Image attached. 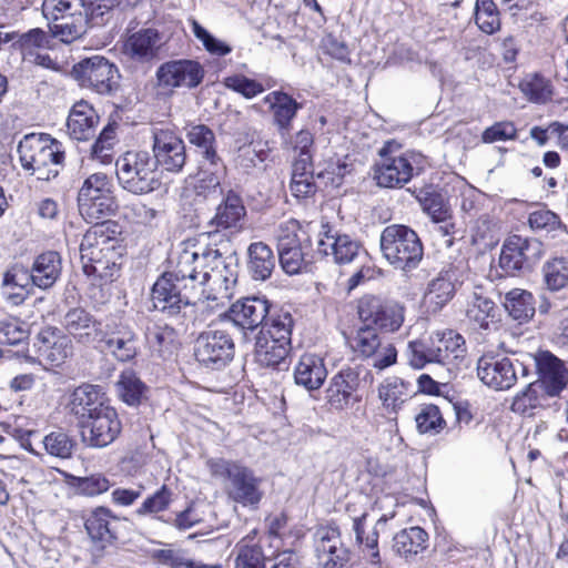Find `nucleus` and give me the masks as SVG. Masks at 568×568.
I'll return each mask as SVG.
<instances>
[{"mask_svg": "<svg viewBox=\"0 0 568 568\" xmlns=\"http://www.w3.org/2000/svg\"><path fill=\"white\" fill-rule=\"evenodd\" d=\"M118 224L111 221L95 223L83 235L80 258L83 272L103 281H112L119 271L121 258L116 235Z\"/></svg>", "mask_w": 568, "mask_h": 568, "instance_id": "nucleus-1", "label": "nucleus"}, {"mask_svg": "<svg viewBox=\"0 0 568 568\" xmlns=\"http://www.w3.org/2000/svg\"><path fill=\"white\" fill-rule=\"evenodd\" d=\"M294 320L285 310L272 314L255 337L254 358L263 367L287 368V357L292 349Z\"/></svg>", "mask_w": 568, "mask_h": 568, "instance_id": "nucleus-2", "label": "nucleus"}, {"mask_svg": "<svg viewBox=\"0 0 568 568\" xmlns=\"http://www.w3.org/2000/svg\"><path fill=\"white\" fill-rule=\"evenodd\" d=\"M207 466L214 477L227 479L225 491L230 499L243 507L257 508L264 496L263 480L252 469L222 458L210 459Z\"/></svg>", "mask_w": 568, "mask_h": 568, "instance_id": "nucleus-3", "label": "nucleus"}, {"mask_svg": "<svg viewBox=\"0 0 568 568\" xmlns=\"http://www.w3.org/2000/svg\"><path fill=\"white\" fill-rule=\"evenodd\" d=\"M278 262L288 275L307 270L312 263V240L298 221L291 219L278 225L275 231Z\"/></svg>", "mask_w": 568, "mask_h": 568, "instance_id": "nucleus-4", "label": "nucleus"}, {"mask_svg": "<svg viewBox=\"0 0 568 568\" xmlns=\"http://www.w3.org/2000/svg\"><path fill=\"white\" fill-rule=\"evenodd\" d=\"M384 258L400 271L416 268L424 255V246L418 234L407 225H387L379 236Z\"/></svg>", "mask_w": 568, "mask_h": 568, "instance_id": "nucleus-5", "label": "nucleus"}, {"mask_svg": "<svg viewBox=\"0 0 568 568\" xmlns=\"http://www.w3.org/2000/svg\"><path fill=\"white\" fill-rule=\"evenodd\" d=\"M115 166L119 184L132 194H148L161 185L156 162L146 151H129L116 160Z\"/></svg>", "mask_w": 568, "mask_h": 568, "instance_id": "nucleus-6", "label": "nucleus"}, {"mask_svg": "<svg viewBox=\"0 0 568 568\" xmlns=\"http://www.w3.org/2000/svg\"><path fill=\"white\" fill-rule=\"evenodd\" d=\"M82 0H44L42 12L49 20L48 27L53 38L71 43L81 39L89 28L81 12Z\"/></svg>", "mask_w": 568, "mask_h": 568, "instance_id": "nucleus-7", "label": "nucleus"}, {"mask_svg": "<svg viewBox=\"0 0 568 568\" xmlns=\"http://www.w3.org/2000/svg\"><path fill=\"white\" fill-rule=\"evenodd\" d=\"M400 144L394 140L386 141L378 150L379 159L373 166V178L381 187H402L414 175L416 154L399 153Z\"/></svg>", "mask_w": 568, "mask_h": 568, "instance_id": "nucleus-8", "label": "nucleus"}, {"mask_svg": "<svg viewBox=\"0 0 568 568\" xmlns=\"http://www.w3.org/2000/svg\"><path fill=\"white\" fill-rule=\"evenodd\" d=\"M81 215L89 222L106 219L118 209L114 185L105 173H93L82 183L78 193Z\"/></svg>", "mask_w": 568, "mask_h": 568, "instance_id": "nucleus-9", "label": "nucleus"}, {"mask_svg": "<svg viewBox=\"0 0 568 568\" xmlns=\"http://www.w3.org/2000/svg\"><path fill=\"white\" fill-rule=\"evenodd\" d=\"M151 296L155 310L182 320L193 315L194 300L201 297L194 287H189V283L181 284L165 273L153 284Z\"/></svg>", "mask_w": 568, "mask_h": 568, "instance_id": "nucleus-10", "label": "nucleus"}, {"mask_svg": "<svg viewBox=\"0 0 568 568\" xmlns=\"http://www.w3.org/2000/svg\"><path fill=\"white\" fill-rule=\"evenodd\" d=\"M71 74L81 88L98 94L113 95L120 89L121 74L118 67L102 55L81 60L73 65Z\"/></svg>", "mask_w": 568, "mask_h": 568, "instance_id": "nucleus-11", "label": "nucleus"}, {"mask_svg": "<svg viewBox=\"0 0 568 568\" xmlns=\"http://www.w3.org/2000/svg\"><path fill=\"white\" fill-rule=\"evenodd\" d=\"M544 244L532 237L509 236L501 248L499 265L510 275L530 272L544 256Z\"/></svg>", "mask_w": 568, "mask_h": 568, "instance_id": "nucleus-12", "label": "nucleus"}, {"mask_svg": "<svg viewBox=\"0 0 568 568\" xmlns=\"http://www.w3.org/2000/svg\"><path fill=\"white\" fill-rule=\"evenodd\" d=\"M234 352L233 338L225 329L209 328L195 339V358L207 368H224L233 359Z\"/></svg>", "mask_w": 568, "mask_h": 568, "instance_id": "nucleus-13", "label": "nucleus"}, {"mask_svg": "<svg viewBox=\"0 0 568 568\" xmlns=\"http://www.w3.org/2000/svg\"><path fill=\"white\" fill-rule=\"evenodd\" d=\"M61 143L45 133L26 134L19 142L17 152L23 168L34 165L59 166L64 162V151Z\"/></svg>", "mask_w": 568, "mask_h": 568, "instance_id": "nucleus-14", "label": "nucleus"}, {"mask_svg": "<svg viewBox=\"0 0 568 568\" xmlns=\"http://www.w3.org/2000/svg\"><path fill=\"white\" fill-rule=\"evenodd\" d=\"M214 205V214L207 221L210 231L205 234L210 240L215 242L223 237L222 231L239 233L243 230L247 212L239 192L229 189Z\"/></svg>", "mask_w": 568, "mask_h": 568, "instance_id": "nucleus-15", "label": "nucleus"}, {"mask_svg": "<svg viewBox=\"0 0 568 568\" xmlns=\"http://www.w3.org/2000/svg\"><path fill=\"white\" fill-rule=\"evenodd\" d=\"M204 74V68L195 60H171L158 68L156 85L164 93H173L179 88L194 89L201 84Z\"/></svg>", "mask_w": 568, "mask_h": 568, "instance_id": "nucleus-16", "label": "nucleus"}, {"mask_svg": "<svg viewBox=\"0 0 568 568\" xmlns=\"http://www.w3.org/2000/svg\"><path fill=\"white\" fill-rule=\"evenodd\" d=\"M217 256L212 244L197 251L184 248L178 255L174 270L165 272V274L172 275L181 284L189 283V287H194L196 294L210 298V294L205 295V288H203V283L200 280H202V274L206 270V262L213 261Z\"/></svg>", "mask_w": 568, "mask_h": 568, "instance_id": "nucleus-17", "label": "nucleus"}, {"mask_svg": "<svg viewBox=\"0 0 568 568\" xmlns=\"http://www.w3.org/2000/svg\"><path fill=\"white\" fill-rule=\"evenodd\" d=\"M82 443L90 448H105L121 434L122 424L111 405L95 412L80 425Z\"/></svg>", "mask_w": 568, "mask_h": 568, "instance_id": "nucleus-18", "label": "nucleus"}, {"mask_svg": "<svg viewBox=\"0 0 568 568\" xmlns=\"http://www.w3.org/2000/svg\"><path fill=\"white\" fill-rule=\"evenodd\" d=\"M521 368V375L527 376V367L519 361L494 355H483L477 362V376L488 387L495 390L511 388L517 379V368Z\"/></svg>", "mask_w": 568, "mask_h": 568, "instance_id": "nucleus-19", "label": "nucleus"}, {"mask_svg": "<svg viewBox=\"0 0 568 568\" xmlns=\"http://www.w3.org/2000/svg\"><path fill=\"white\" fill-rule=\"evenodd\" d=\"M349 345L362 358H371L372 365L384 369L396 363L397 351L392 343H383L376 328L364 323L351 338Z\"/></svg>", "mask_w": 568, "mask_h": 568, "instance_id": "nucleus-20", "label": "nucleus"}, {"mask_svg": "<svg viewBox=\"0 0 568 568\" xmlns=\"http://www.w3.org/2000/svg\"><path fill=\"white\" fill-rule=\"evenodd\" d=\"M98 346L120 362H130L139 351L138 335L126 323L110 318L97 342Z\"/></svg>", "mask_w": 568, "mask_h": 568, "instance_id": "nucleus-21", "label": "nucleus"}, {"mask_svg": "<svg viewBox=\"0 0 568 568\" xmlns=\"http://www.w3.org/2000/svg\"><path fill=\"white\" fill-rule=\"evenodd\" d=\"M163 47L162 34L154 28L140 29L123 43L122 54L126 63L146 71L159 59Z\"/></svg>", "mask_w": 568, "mask_h": 568, "instance_id": "nucleus-22", "label": "nucleus"}, {"mask_svg": "<svg viewBox=\"0 0 568 568\" xmlns=\"http://www.w3.org/2000/svg\"><path fill=\"white\" fill-rule=\"evenodd\" d=\"M405 307L396 302H382L373 295L364 296L358 303V316L363 323L375 325L382 331L395 332L404 323Z\"/></svg>", "mask_w": 568, "mask_h": 568, "instance_id": "nucleus-23", "label": "nucleus"}, {"mask_svg": "<svg viewBox=\"0 0 568 568\" xmlns=\"http://www.w3.org/2000/svg\"><path fill=\"white\" fill-rule=\"evenodd\" d=\"M271 306L265 296H247L234 302L226 312V317L244 333L253 332L268 322L267 316L270 318L278 312H272Z\"/></svg>", "mask_w": 568, "mask_h": 568, "instance_id": "nucleus-24", "label": "nucleus"}, {"mask_svg": "<svg viewBox=\"0 0 568 568\" xmlns=\"http://www.w3.org/2000/svg\"><path fill=\"white\" fill-rule=\"evenodd\" d=\"M153 161L156 166L172 173H179L186 163V151L183 140L170 129L153 131Z\"/></svg>", "mask_w": 568, "mask_h": 568, "instance_id": "nucleus-25", "label": "nucleus"}, {"mask_svg": "<svg viewBox=\"0 0 568 568\" xmlns=\"http://www.w3.org/2000/svg\"><path fill=\"white\" fill-rule=\"evenodd\" d=\"M40 364L60 367L72 354V341L57 327H45L39 332L33 342Z\"/></svg>", "mask_w": 568, "mask_h": 568, "instance_id": "nucleus-26", "label": "nucleus"}, {"mask_svg": "<svg viewBox=\"0 0 568 568\" xmlns=\"http://www.w3.org/2000/svg\"><path fill=\"white\" fill-rule=\"evenodd\" d=\"M213 247L219 256L206 262V270L200 282L203 283V288L209 286L210 291H214L220 298H230L237 282V265L231 257L230 261L223 257V253L216 245Z\"/></svg>", "mask_w": 568, "mask_h": 568, "instance_id": "nucleus-27", "label": "nucleus"}, {"mask_svg": "<svg viewBox=\"0 0 568 568\" xmlns=\"http://www.w3.org/2000/svg\"><path fill=\"white\" fill-rule=\"evenodd\" d=\"M538 379L534 383L551 398L559 396L568 384V369L565 363L548 351H541L535 356Z\"/></svg>", "mask_w": 568, "mask_h": 568, "instance_id": "nucleus-28", "label": "nucleus"}, {"mask_svg": "<svg viewBox=\"0 0 568 568\" xmlns=\"http://www.w3.org/2000/svg\"><path fill=\"white\" fill-rule=\"evenodd\" d=\"M323 232L322 237L317 242V253L328 256L332 255L337 264H348L365 255L366 252L362 244L348 234L333 232L331 227Z\"/></svg>", "mask_w": 568, "mask_h": 568, "instance_id": "nucleus-29", "label": "nucleus"}, {"mask_svg": "<svg viewBox=\"0 0 568 568\" xmlns=\"http://www.w3.org/2000/svg\"><path fill=\"white\" fill-rule=\"evenodd\" d=\"M315 551L324 568L343 567L349 560V551L341 546L339 529L322 526L316 529Z\"/></svg>", "mask_w": 568, "mask_h": 568, "instance_id": "nucleus-30", "label": "nucleus"}, {"mask_svg": "<svg viewBox=\"0 0 568 568\" xmlns=\"http://www.w3.org/2000/svg\"><path fill=\"white\" fill-rule=\"evenodd\" d=\"M226 168L223 161L205 163L194 183V201L196 203L216 204L226 193L222 186Z\"/></svg>", "mask_w": 568, "mask_h": 568, "instance_id": "nucleus-31", "label": "nucleus"}, {"mask_svg": "<svg viewBox=\"0 0 568 568\" xmlns=\"http://www.w3.org/2000/svg\"><path fill=\"white\" fill-rule=\"evenodd\" d=\"M120 525L121 519L105 507L93 509L84 523L88 535L100 551L118 540Z\"/></svg>", "mask_w": 568, "mask_h": 568, "instance_id": "nucleus-32", "label": "nucleus"}, {"mask_svg": "<svg viewBox=\"0 0 568 568\" xmlns=\"http://www.w3.org/2000/svg\"><path fill=\"white\" fill-rule=\"evenodd\" d=\"M437 366L447 372L456 368L466 354L465 338L453 329L436 331L430 335Z\"/></svg>", "mask_w": 568, "mask_h": 568, "instance_id": "nucleus-33", "label": "nucleus"}, {"mask_svg": "<svg viewBox=\"0 0 568 568\" xmlns=\"http://www.w3.org/2000/svg\"><path fill=\"white\" fill-rule=\"evenodd\" d=\"M62 325L70 336L83 345L97 344L104 326L83 307L70 308Z\"/></svg>", "mask_w": 568, "mask_h": 568, "instance_id": "nucleus-34", "label": "nucleus"}, {"mask_svg": "<svg viewBox=\"0 0 568 568\" xmlns=\"http://www.w3.org/2000/svg\"><path fill=\"white\" fill-rule=\"evenodd\" d=\"M110 404L100 385L82 384L70 394L69 408L79 425Z\"/></svg>", "mask_w": 568, "mask_h": 568, "instance_id": "nucleus-35", "label": "nucleus"}, {"mask_svg": "<svg viewBox=\"0 0 568 568\" xmlns=\"http://www.w3.org/2000/svg\"><path fill=\"white\" fill-rule=\"evenodd\" d=\"M359 386V371L357 367L341 369L331 379L326 388L327 403L335 409L348 406L352 395Z\"/></svg>", "mask_w": 568, "mask_h": 568, "instance_id": "nucleus-36", "label": "nucleus"}, {"mask_svg": "<svg viewBox=\"0 0 568 568\" xmlns=\"http://www.w3.org/2000/svg\"><path fill=\"white\" fill-rule=\"evenodd\" d=\"M264 102L270 105L273 115V122L282 136L287 135L292 130V122L296 118L302 104L292 95L284 91H272L265 98Z\"/></svg>", "mask_w": 568, "mask_h": 568, "instance_id": "nucleus-37", "label": "nucleus"}, {"mask_svg": "<svg viewBox=\"0 0 568 568\" xmlns=\"http://www.w3.org/2000/svg\"><path fill=\"white\" fill-rule=\"evenodd\" d=\"M294 382L308 392L317 390L327 377L324 358L316 354H303L294 367Z\"/></svg>", "mask_w": 568, "mask_h": 568, "instance_id": "nucleus-38", "label": "nucleus"}, {"mask_svg": "<svg viewBox=\"0 0 568 568\" xmlns=\"http://www.w3.org/2000/svg\"><path fill=\"white\" fill-rule=\"evenodd\" d=\"M552 399L534 382L518 392L511 402L510 409L523 417H535L551 407Z\"/></svg>", "mask_w": 568, "mask_h": 568, "instance_id": "nucleus-39", "label": "nucleus"}, {"mask_svg": "<svg viewBox=\"0 0 568 568\" xmlns=\"http://www.w3.org/2000/svg\"><path fill=\"white\" fill-rule=\"evenodd\" d=\"M460 284L458 270L450 266L446 270H442L439 274L429 282L425 297L430 304H434L436 308H442L454 297L457 286Z\"/></svg>", "mask_w": 568, "mask_h": 568, "instance_id": "nucleus-40", "label": "nucleus"}, {"mask_svg": "<svg viewBox=\"0 0 568 568\" xmlns=\"http://www.w3.org/2000/svg\"><path fill=\"white\" fill-rule=\"evenodd\" d=\"M98 120L99 118L91 105L85 101L77 102L72 106L67 120L68 133L78 141L89 140L94 135Z\"/></svg>", "mask_w": 568, "mask_h": 568, "instance_id": "nucleus-41", "label": "nucleus"}, {"mask_svg": "<svg viewBox=\"0 0 568 568\" xmlns=\"http://www.w3.org/2000/svg\"><path fill=\"white\" fill-rule=\"evenodd\" d=\"M276 257L271 246L264 242H253L247 247L246 268L254 281L268 280L275 268Z\"/></svg>", "mask_w": 568, "mask_h": 568, "instance_id": "nucleus-42", "label": "nucleus"}, {"mask_svg": "<svg viewBox=\"0 0 568 568\" xmlns=\"http://www.w3.org/2000/svg\"><path fill=\"white\" fill-rule=\"evenodd\" d=\"M256 529L241 538L234 546V568H266V557L262 546L255 540Z\"/></svg>", "mask_w": 568, "mask_h": 568, "instance_id": "nucleus-43", "label": "nucleus"}, {"mask_svg": "<svg viewBox=\"0 0 568 568\" xmlns=\"http://www.w3.org/2000/svg\"><path fill=\"white\" fill-rule=\"evenodd\" d=\"M61 257L54 251L40 254L33 262L30 271L33 285L47 290L57 282L61 275Z\"/></svg>", "mask_w": 568, "mask_h": 568, "instance_id": "nucleus-44", "label": "nucleus"}, {"mask_svg": "<svg viewBox=\"0 0 568 568\" xmlns=\"http://www.w3.org/2000/svg\"><path fill=\"white\" fill-rule=\"evenodd\" d=\"M149 349L165 359L175 351L176 332L166 324L150 322L144 332Z\"/></svg>", "mask_w": 568, "mask_h": 568, "instance_id": "nucleus-45", "label": "nucleus"}, {"mask_svg": "<svg viewBox=\"0 0 568 568\" xmlns=\"http://www.w3.org/2000/svg\"><path fill=\"white\" fill-rule=\"evenodd\" d=\"M529 227L552 240L564 242L568 239V232L560 217L552 211L541 207L528 215Z\"/></svg>", "mask_w": 568, "mask_h": 568, "instance_id": "nucleus-46", "label": "nucleus"}, {"mask_svg": "<svg viewBox=\"0 0 568 568\" xmlns=\"http://www.w3.org/2000/svg\"><path fill=\"white\" fill-rule=\"evenodd\" d=\"M367 513L364 511L359 516L353 517V531L356 542L361 546L362 552L366 560L373 566H381L382 559L378 549V531L376 527L367 536H365V521Z\"/></svg>", "mask_w": 568, "mask_h": 568, "instance_id": "nucleus-47", "label": "nucleus"}, {"mask_svg": "<svg viewBox=\"0 0 568 568\" xmlns=\"http://www.w3.org/2000/svg\"><path fill=\"white\" fill-rule=\"evenodd\" d=\"M428 535L420 527H410L397 532L393 538V549L405 558L416 556L427 548Z\"/></svg>", "mask_w": 568, "mask_h": 568, "instance_id": "nucleus-48", "label": "nucleus"}, {"mask_svg": "<svg viewBox=\"0 0 568 568\" xmlns=\"http://www.w3.org/2000/svg\"><path fill=\"white\" fill-rule=\"evenodd\" d=\"M504 307L516 321L526 322L535 314V300L530 292L514 288L506 293Z\"/></svg>", "mask_w": 568, "mask_h": 568, "instance_id": "nucleus-49", "label": "nucleus"}, {"mask_svg": "<svg viewBox=\"0 0 568 568\" xmlns=\"http://www.w3.org/2000/svg\"><path fill=\"white\" fill-rule=\"evenodd\" d=\"M466 316L475 327L488 329L489 324L495 318V303L480 293L474 292L468 303Z\"/></svg>", "mask_w": 568, "mask_h": 568, "instance_id": "nucleus-50", "label": "nucleus"}, {"mask_svg": "<svg viewBox=\"0 0 568 568\" xmlns=\"http://www.w3.org/2000/svg\"><path fill=\"white\" fill-rule=\"evenodd\" d=\"M186 138L192 145L200 150L206 163L222 161L214 148L215 134L209 126L192 125L187 130Z\"/></svg>", "mask_w": 568, "mask_h": 568, "instance_id": "nucleus-51", "label": "nucleus"}, {"mask_svg": "<svg viewBox=\"0 0 568 568\" xmlns=\"http://www.w3.org/2000/svg\"><path fill=\"white\" fill-rule=\"evenodd\" d=\"M41 444L48 455L60 459L70 458L77 446L74 438L61 428L45 435Z\"/></svg>", "mask_w": 568, "mask_h": 568, "instance_id": "nucleus-52", "label": "nucleus"}, {"mask_svg": "<svg viewBox=\"0 0 568 568\" xmlns=\"http://www.w3.org/2000/svg\"><path fill=\"white\" fill-rule=\"evenodd\" d=\"M116 393L119 397L130 406H136L141 403L144 395L145 385L131 369L122 372L116 382Z\"/></svg>", "mask_w": 568, "mask_h": 568, "instance_id": "nucleus-53", "label": "nucleus"}, {"mask_svg": "<svg viewBox=\"0 0 568 568\" xmlns=\"http://www.w3.org/2000/svg\"><path fill=\"white\" fill-rule=\"evenodd\" d=\"M405 357L408 365L416 369L424 368L427 365L437 366L430 336L428 339L410 341L407 344Z\"/></svg>", "mask_w": 568, "mask_h": 568, "instance_id": "nucleus-54", "label": "nucleus"}, {"mask_svg": "<svg viewBox=\"0 0 568 568\" xmlns=\"http://www.w3.org/2000/svg\"><path fill=\"white\" fill-rule=\"evenodd\" d=\"M407 396V384L397 377L385 379L378 387L379 399L384 407L392 412H396Z\"/></svg>", "mask_w": 568, "mask_h": 568, "instance_id": "nucleus-55", "label": "nucleus"}, {"mask_svg": "<svg viewBox=\"0 0 568 568\" xmlns=\"http://www.w3.org/2000/svg\"><path fill=\"white\" fill-rule=\"evenodd\" d=\"M115 142V126L113 124H108L100 132L98 139L91 146V159L103 165L112 163Z\"/></svg>", "mask_w": 568, "mask_h": 568, "instance_id": "nucleus-56", "label": "nucleus"}, {"mask_svg": "<svg viewBox=\"0 0 568 568\" xmlns=\"http://www.w3.org/2000/svg\"><path fill=\"white\" fill-rule=\"evenodd\" d=\"M544 281L550 291H559L568 285V260L555 257L542 266Z\"/></svg>", "mask_w": 568, "mask_h": 568, "instance_id": "nucleus-57", "label": "nucleus"}, {"mask_svg": "<svg viewBox=\"0 0 568 568\" xmlns=\"http://www.w3.org/2000/svg\"><path fill=\"white\" fill-rule=\"evenodd\" d=\"M29 337L28 325L14 316H3L0 318V344L19 345Z\"/></svg>", "mask_w": 568, "mask_h": 568, "instance_id": "nucleus-58", "label": "nucleus"}, {"mask_svg": "<svg viewBox=\"0 0 568 568\" xmlns=\"http://www.w3.org/2000/svg\"><path fill=\"white\" fill-rule=\"evenodd\" d=\"M475 22L487 34H493L499 30V12L493 0H476Z\"/></svg>", "mask_w": 568, "mask_h": 568, "instance_id": "nucleus-59", "label": "nucleus"}, {"mask_svg": "<svg viewBox=\"0 0 568 568\" xmlns=\"http://www.w3.org/2000/svg\"><path fill=\"white\" fill-rule=\"evenodd\" d=\"M82 14L89 29L104 26L111 18L114 0H82Z\"/></svg>", "mask_w": 568, "mask_h": 568, "instance_id": "nucleus-60", "label": "nucleus"}, {"mask_svg": "<svg viewBox=\"0 0 568 568\" xmlns=\"http://www.w3.org/2000/svg\"><path fill=\"white\" fill-rule=\"evenodd\" d=\"M519 88L529 101L544 103L551 98L549 82L539 74H528L519 83Z\"/></svg>", "mask_w": 568, "mask_h": 568, "instance_id": "nucleus-61", "label": "nucleus"}, {"mask_svg": "<svg viewBox=\"0 0 568 568\" xmlns=\"http://www.w3.org/2000/svg\"><path fill=\"white\" fill-rule=\"evenodd\" d=\"M415 422L420 434H438L446 424L438 406L434 404L423 405L415 417Z\"/></svg>", "mask_w": 568, "mask_h": 568, "instance_id": "nucleus-62", "label": "nucleus"}, {"mask_svg": "<svg viewBox=\"0 0 568 568\" xmlns=\"http://www.w3.org/2000/svg\"><path fill=\"white\" fill-rule=\"evenodd\" d=\"M172 496V490L166 485H162L156 491L144 499L135 510V514L138 516H155L170 507L173 501Z\"/></svg>", "mask_w": 568, "mask_h": 568, "instance_id": "nucleus-63", "label": "nucleus"}, {"mask_svg": "<svg viewBox=\"0 0 568 568\" xmlns=\"http://www.w3.org/2000/svg\"><path fill=\"white\" fill-rule=\"evenodd\" d=\"M152 558L158 562L171 568H221L220 565L196 566L193 560L185 558L183 551L174 549H156L152 552Z\"/></svg>", "mask_w": 568, "mask_h": 568, "instance_id": "nucleus-64", "label": "nucleus"}]
</instances>
